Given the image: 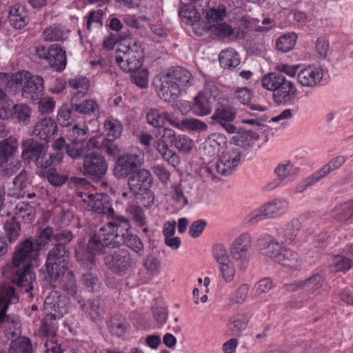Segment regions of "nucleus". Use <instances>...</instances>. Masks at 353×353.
<instances>
[{
    "label": "nucleus",
    "mask_w": 353,
    "mask_h": 353,
    "mask_svg": "<svg viewBox=\"0 0 353 353\" xmlns=\"http://www.w3.org/2000/svg\"><path fill=\"white\" fill-rule=\"evenodd\" d=\"M131 225L128 219L117 216L107 223L90 238L87 249L89 253L85 256L80 251L75 253L77 261H81L87 268H92L94 257L92 254H103L107 248H117L125 244L138 256L144 253V245L140 237L130 233Z\"/></svg>",
    "instance_id": "f257e3e1"
},
{
    "label": "nucleus",
    "mask_w": 353,
    "mask_h": 353,
    "mask_svg": "<svg viewBox=\"0 0 353 353\" xmlns=\"http://www.w3.org/2000/svg\"><path fill=\"white\" fill-rule=\"evenodd\" d=\"M257 245L263 256L286 268L297 270L302 265L303 261L296 252L281 245L272 236H262L258 239Z\"/></svg>",
    "instance_id": "f03ea898"
},
{
    "label": "nucleus",
    "mask_w": 353,
    "mask_h": 353,
    "mask_svg": "<svg viewBox=\"0 0 353 353\" xmlns=\"http://www.w3.org/2000/svg\"><path fill=\"white\" fill-rule=\"evenodd\" d=\"M192 75L188 70L180 66L172 67L161 77L158 95L164 101H174L182 90L192 85Z\"/></svg>",
    "instance_id": "7ed1b4c3"
},
{
    "label": "nucleus",
    "mask_w": 353,
    "mask_h": 353,
    "mask_svg": "<svg viewBox=\"0 0 353 353\" xmlns=\"http://www.w3.org/2000/svg\"><path fill=\"white\" fill-rule=\"evenodd\" d=\"M1 82L10 88L17 89L22 85L21 95L23 98L37 101L43 94V79L38 75H31L29 72H17L12 75L0 73Z\"/></svg>",
    "instance_id": "20e7f679"
},
{
    "label": "nucleus",
    "mask_w": 353,
    "mask_h": 353,
    "mask_svg": "<svg viewBox=\"0 0 353 353\" xmlns=\"http://www.w3.org/2000/svg\"><path fill=\"white\" fill-rule=\"evenodd\" d=\"M21 157L28 163H34L37 168L46 169L59 163L63 154L60 152L48 153L46 143L28 139L22 143Z\"/></svg>",
    "instance_id": "39448f33"
},
{
    "label": "nucleus",
    "mask_w": 353,
    "mask_h": 353,
    "mask_svg": "<svg viewBox=\"0 0 353 353\" xmlns=\"http://www.w3.org/2000/svg\"><path fill=\"white\" fill-rule=\"evenodd\" d=\"M69 257L68 248L61 244H54L49 250L45 265L51 280L58 281L61 276L66 272Z\"/></svg>",
    "instance_id": "423d86ee"
},
{
    "label": "nucleus",
    "mask_w": 353,
    "mask_h": 353,
    "mask_svg": "<svg viewBox=\"0 0 353 353\" xmlns=\"http://www.w3.org/2000/svg\"><path fill=\"white\" fill-rule=\"evenodd\" d=\"M89 128L83 125L80 128L74 125L70 132L71 141L66 145V154L72 159L81 158L84 154L83 151L89 148H99V143L95 138H91L85 141L88 138Z\"/></svg>",
    "instance_id": "0eeeda50"
},
{
    "label": "nucleus",
    "mask_w": 353,
    "mask_h": 353,
    "mask_svg": "<svg viewBox=\"0 0 353 353\" xmlns=\"http://www.w3.org/2000/svg\"><path fill=\"white\" fill-rule=\"evenodd\" d=\"M90 149L83 151L81 157L83 158L81 172L88 179L98 181L106 174L108 164L104 156L97 151L90 152Z\"/></svg>",
    "instance_id": "6e6552de"
},
{
    "label": "nucleus",
    "mask_w": 353,
    "mask_h": 353,
    "mask_svg": "<svg viewBox=\"0 0 353 353\" xmlns=\"http://www.w3.org/2000/svg\"><path fill=\"white\" fill-rule=\"evenodd\" d=\"M252 246V238L246 232L240 234L232 243L230 254L240 270H245L248 268L250 260L249 252Z\"/></svg>",
    "instance_id": "1a4fd4ad"
},
{
    "label": "nucleus",
    "mask_w": 353,
    "mask_h": 353,
    "mask_svg": "<svg viewBox=\"0 0 353 353\" xmlns=\"http://www.w3.org/2000/svg\"><path fill=\"white\" fill-rule=\"evenodd\" d=\"M143 163V156L139 151L124 153L116 161L114 175L119 179L126 178L137 172Z\"/></svg>",
    "instance_id": "9d476101"
},
{
    "label": "nucleus",
    "mask_w": 353,
    "mask_h": 353,
    "mask_svg": "<svg viewBox=\"0 0 353 353\" xmlns=\"http://www.w3.org/2000/svg\"><path fill=\"white\" fill-rule=\"evenodd\" d=\"M103 262L110 271L119 275L125 274L134 265L131 254L125 249H119L106 254Z\"/></svg>",
    "instance_id": "9b49d317"
},
{
    "label": "nucleus",
    "mask_w": 353,
    "mask_h": 353,
    "mask_svg": "<svg viewBox=\"0 0 353 353\" xmlns=\"http://www.w3.org/2000/svg\"><path fill=\"white\" fill-rule=\"evenodd\" d=\"M19 296L14 292V288L10 285H3L0 288V326L6 327L7 324L18 326L19 318L17 316L6 314L10 304L17 303Z\"/></svg>",
    "instance_id": "f8f14e48"
},
{
    "label": "nucleus",
    "mask_w": 353,
    "mask_h": 353,
    "mask_svg": "<svg viewBox=\"0 0 353 353\" xmlns=\"http://www.w3.org/2000/svg\"><path fill=\"white\" fill-rule=\"evenodd\" d=\"M39 255V251L34 243L30 239H26L19 242L16 247L10 266H31V262L36 261Z\"/></svg>",
    "instance_id": "ddd939ff"
},
{
    "label": "nucleus",
    "mask_w": 353,
    "mask_h": 353,
    "mask_svg": "<svg viewBox=\"0 0 353 353\" xmlns=\"http://www.w3.org/2000/svg\"><path fill=\"white\" fill-rule=\"evenodd\" d=\"M288 209V202L284 199H276L265 203L252 212V219L258 222L266 219L276 218L284 214Z\"/></svg>",
    "instance_id": "4468645a"
},
{
    "label": "nucleus",
    "mask_w": 353,
    "mask_h": 353,
    "mask_svg": "<svg viewBox=\"0 0 353 353\" xmlns=\"http://www.w3.org/2000/svg\"><path fill=\"white\" fill-rule=\"evenodd\" d=\"M130 191L134 195L146 194L152 185V176L150 171L145 169L138 170L130 175L128 179Z\"/></svg>",
    "instance_id": "2eb2a0df"
},
{
    "label": "nucleus",
    "mask_w": 353,
    "mask_h": 353,
    "mask_svg": "<svg viewBox=\"0 0 353 353\" xmlns=\"http://www.w3.org/2000/svg\"><path fill=\"white\" fill-rule=\"evenodd\" d=\"M6 336L11 341L8 353H32V345L30 341L23 336H19L20 332V322L18 326L14 327L12 324H7Z\"/></svg>",
    "instance_id": "dca6fc26"
},
{
    "label": "nucleus",
    "mask_w": 353,
    "mask_h": 353,
    "mask_svg": "<svg viewBox=\"0 0 353 353\" xmlns=\"http://www.w3.org/2000/svg\"><path fill=\"white\" fill-rule=\"evenodd\" d=\"M236 112L229 104H219L211 116L212 122L214 124H219L228 132L234 133L236 128L231 123L235 119Z\"/></svg>",
    "instance_id": "f3484780"
},
{
    "label": "nucleus",
    "mask_w": 353,
    "mask_h": 353,
    "mask_svg": "<svg viewBox=\"0 0 353 353\" xmlns=\"http://www.w3.org/2000/svg\"><path fill=\"white\" fill-rule=\"evenodd\" d=\"M8 271L12 276V281L20 288H24L25 292L33 289V281L35 274L31 271V266L15 267L9 266Z\"/></svg>",
    "instance_id": "a211bd4d"
},
{
    "label": "nucleus",
    "mask_w": 353,
    "mask_h": 353,
    "mask_svg": "<svg viewBox=\"0 0 353 353\" xmlns=\"http://www.w3.org/2000/svg\"><path fill=\"white\" fill-rule=\"evenodd\" d=\"M301 228V223L297 219H294L286 223L284 226L279 228L274 241H276L281 245H292Z\"/></svg>",
    "instance_id": "6ab92c4d"
},
{
    "label": "nucleus",
    "mask_w": 353,
    "mask_h": 353,
    "mask_svg": "<svg viewBox=\"0 0 353 353\" xmlns=\"http://www.w3.org/2000/svg\"><path fill=\"white\" fill-rule=\"evenodd\" d=\"M323 276L317 273L312 275L305 280L285 284L283 288L288 292L303 290L307 292L312 293L320 289L323 286Z\"/></svg>",
    "instance_id": "aec40b11"
},
{
    "label": "nucleus",
    "mask_w": 353,
    "mask_h": 353,
    "mask_svg": "<svg viewBox=\"0 0 353 353\" xmlns=\"http://www.w3.org/2000/svg\"><path fill=\"white\" fill-rule=\"evenodd\" d=\"M323 77V69L309 65L301 70L297 74V80L303 87L314 88L319 85Z\"/></svg>",
    "instance_id": "412c9836"
},
{
    "label": "nucleus",
    "mask_w": 353,
    "mask_h": 353,
    "mask_svg": "<svg viewBox=\"0 0 353 353\" xmlns=\"http://www.w3.org/2000/svg\"><path fill=\"white\" fill-rule=\"evenodd\" d=\"M193 185L186 180H181L178 183L172 185L170 196L180 206L188 204L189 199L193 195Z\"/></svg>",
    "instance_id": "4be33fe9"
},
{
    "label": "nucleus",
    "mask_w": 353,
    "mask_h": 353,
    "mask_svg": "<svg viewBox=\"0 0 353 353\" xmlns=\"http://www.w3.org/2000/svg\"><path fill=\"white\" fill-rule=\"evenodd\" d=\"M85 95V92H77L70 99L72 108L75 112L89 116L99 112V107L95 101L92 99L81 100Z\"/></svg>",
    "instance_id": "5701e85b"
},
{
    "label": "nucleus",
    "mask_w": 353,
    "mask_h": 353,
    "mask_svg": "<svg viewBox=\"0 0 353 353\" xmlns=\"http://www.w3.org/2000/svg\"><path fill=\"white\" fill-rule=\"evenodd\" d=\"M80 303V308L85 315L93 321H98L103 318L105 314V303L103 300L97 297L87 301L86 303Z\"/></svg>",
    "instance_id": "b1692460"
},
{
    "label": "nucleus",
    "mask_w": 353,
    "mask_h": 353,
    "mask_svg": "<svg viewBox=\"0 0 353 353\" xmlns=\"http://www.w3.org/2000/svg\"><path fill=\"white\" fill-rule=\"evenodd\" d=\"M57 132L56 122L50 117H44L35 123L32 134L47 142Z\"/></svg>",
    "instance_id": "393cba45"
},
{
    "label": "nucleus",
    "mask_w": 353,
    "mask_h": 353,
    "mask_svg": "<svg viewBox=\"0 0 353 353\" xmlns=\"http://www.w3.org/2000/svg\"><path fill=\"white\" fill-rule=\"evenodd\" d=\"M89 205L94 212L100 215L112 216L114 212L111 198L107 194H97L90 199Z\"/></svg>",
    "instance_id": "a878e982"
},
{
    "label": "nucleus",
    "mask_w": 353,
    "mask_h": 353,
    "mask_svg": "<svg viewBox=\"0 0 353 353\" xmlns=\"http://www.w3.org/2000/svg\"><path fill=\"white\" fill-rule=\"evenodd\" d=\"M226 144L225 136L219 133L212 134L203 143L204 154L210 157H216L220 150L226 146Z\"/></svg>",
    "instance_id": "bb28decb"
},
{
    "label": "nucleus",
    "mask_w": 353,
    "mask_h": 353,
    "mask_svg": "<svg viewBox=\"0 0 353 353\" xmlns=\"http://www.w3.org/2000/svg\"><path fill=\"white\" fill-rule=\"evenodd\" d=\"M212 109V102L203 92H200L193 99L190 105L192 113L198 117L209 115Z\"/></svg>",
    "instance_id": "cd10ccee"
},
{
    "label": "nucleus",
    "mask_w": 353,
    "mask_h": 353,
    "mask_svg": "<svg viewBox=\"0 0 353 353\" xmlns=\"http://www.w3.org/2000/svg\"><path fill=\"white\" fill-rule=\"evenodd\" d=\"M258 133L252 130L241 129L236 135L233 136L230 141V145L234 147H241L249 149L253 147L254 142L259 139Z\"/></svg>",
    "instance_id": "c85d7f7f"
},
{
    "label": "nucleus",
    "mask_w": 353,
    "mask_h": 353,
    "mask_svg": "<svg viewBox=\"0 0 353 353\" xmlns=\"http://www.w3.org/2000/svg\"><path fill=\"white\" fill-rule=\"evenodd\" d=\"M296 95V88L290 81L285 80V83L274 90L272 97L275 103L279 105L285 104L294 99Z\"/></svg>",
    "instance_id": "c756f323"
},
{
    "label": "nucleus",
    "mask_w": 353,
    "mask_h": 353,
    "mask_svg": "<svg viewBox=\"0 0 353 353\" xmlns=\"http://www.w3.org/2000/svg\"><path fill=\"white\" fill-rule=\"evenodd\" d=\"M144 57H130L124 54L123 56L115 55V61L123 71L132 73V72H136L141 69L144 61Z\"/></svg>",
    "instance_id": "7c9ffc66"
},
{
    "label": "nucleus",
    "mask_w": 353,
    "mask_h": 353,
    "mask_svg": "<svg viewBox=\"0 0 353 353\" xmlns=\"http://www.w3.org/2000/svg\"><path fill=\"white\" fill-rule=\"evenodd\" d=\"M18 141L13 137H10L0 141V165H3L12 159L17 152Z\"/></svg>",
    "instance_id": "2f4dec72"
},
{
    "label": "nucleus",
    "mask_w": 353,
    "mask_h": 353,
    "mask_svg": "<svg viewBox=\"0 0 353 353\" xmlns=\"http://www.w3.org/2000/svg\"><path fill=\"white\" fill-rule=\"evenodd\" d=\"M8 20L15 28H23L28 22L26 8L21 4H14L9 10Z\"/></svg>",
    "instance_id": "473e14b6"
},
{
    "label": "nucleus",
    "mask_w": 353,
    "mask_h": 353,
    "mask_svg": "<svg viewBox=\"0 0 353 353\" xmlns=\"http://www.w3.org/2000/svg\"><path fill=\"white\" fill-rule=\"evenodd\" d=\"M144 56V51L141 43L135 40H124L121 42L116 50L115 55Z\"/></svg>",
    "instance_id": "72a5a7b5"
},
{
    "label": "nucleus",
    "mask_w": 353,
    "mask_h": 353,
    "mask_svg": "<svg viewBox=\"0 0 353 353\" xmlns=\"http://www.w3.org/2000/svg\"><path fill=\"white\" fill-rule=\"evenodd\" d=\"M48 62L50 67L54 68L56 71H62L65 68L67 63L65 51L57 44L51 45Z\"/></svg>",
    "instance_id": "f704fd0d"
},
{
    "label": "nucleus",
    "mask_w": 353,
    "mask_h": 353,
    "mask_svg": "<svg viewBox=\"0 0 353 353\" xmlns=\"http://www.w3.org/2000/svg\"><path fill=\"white\" fill-rule=\"evenodd\" d=\"M334 219L341 222H348L353 220V199L340 203L335 206L332 211Z\"/></svg>",
    "instance_id": "c9c22d12"
},
{
    "label": "nucleus",
    "mask_w": 353,
    "mask_h": 353,
    "mask_svg": "<svg viewBox=\"0 0 353 353\" xmlns=\"http://www.w3.org/2000/svg\"><path fill=\"white\" fill-rule=\"evenodd\" d=\"M219 59L221 67L229 70L236 68L241 63L239 54L233 49L222 50Z\"/></svg>",
    "instance_id": "e433bc0d"
},
{
    "label": "nucleus",
    "mask_w": 353,
    "mask_h": 353,
    "mask_svg": "<svg viewBox=\"0 0 353 353\" xmlns=\"http://www.w3.org/2000/svg\"><path fill=\"white\" fill-rule=\"evenodd\" d=\"M237 165H238L230 161L228 163L223 162L222 160H218L215 165L207 166L205 171L208 175L211 176L212 179H214L216 177L214 170L221 175L228 176L234 172Z\"/></svg>",
    "instance_id": "4c0bfd02"
},
{
    "label": "nucleus",
    "mask_w": 353,
    "mask_h": 353,
    "mask_svg": "<svg viewBox=\"0 0 353 353\" xmlns=\"http://www.w3.org/2000/svg\"><path fill=\"white\" fill-rule=\"evenodd\" d=\"M60 288L67 293L68 296H74L77 293V285L72 271L68 270L59 279Z\"/></svg>",
    "instance_id": "58836bf2"
},
{
    "label": "nucleus",
    "mask_w": 353,
    "mask_h": 353,
    "mask_svg": "<svg viewBox=\"0 0 353 353\" xmlns=\"http://www.w3.org/2000/svg\"><path fill=\"white\" fill-rule=\"evenodd\" d=\"M201 6L194 3L184 4L179 10V16L185 20L187 23L194 25V23L200 20L201 15L196 8Z\"/></svg>",
    "instance_id": "ea45409f"
},
{
    "label": "nucleus",
    "mask_w": 353,
    "mask_h": 353,
    "mask_svg": "<svg viewBox=\"0 0 353 353\" xmlns=\"http://www.w3.org/2000/svg\"><path fill=\"white\" fill-rule=\"evenodd\" d=\"M285 80V77L282 74L271 72L263 77L261 84L265 89L274 92V90H277Z\"/></svg>",
    "instance_id": "a19ab883"
},
{
    "label": "nucleus",
    "mask_w": 353,
    "mask_h": 353,
    "mask_svg": "<svg viewBox=\"0 0 353 353\" xmlns=\"http://www.w3.org/2000/svg\"><path fill=\"white\" fill-rule=\"evenodd\" d=\"M3 230L9 242L12 243L14 242L19 236L21 231L20 224L17 221L16 218L11 217L5 221Z\"/></svg>",
    "instance_id": "79ce46f5"
},
{
    "label": "nucleus",
    "mask_w": 353,
    "mask_h": 353,
    "mask_svg": "<svg viewBox=\"0 0 353 353\" xmlns=\"http://www.w3.org/2000/svg\"><path fill=\"white\" fill-rule=\"evenodd\" d=\"M157 150L161 154L162 158L173 167L178 166L181 163V159L177 153L170 149L168 145H154Z\"/></svg>",
    "instance_id": "37998d69"
},
{
    "label": "nucleus",
    "mask_w": 353,
    "mask_h": 353,
    "mask_svg": "<svg viewBox=\"0 0 353 353\" xmlns=\"http://www.w3.org/2000/svg\"><path fill=\"white\" fill-rule=\"evenodd\" d=\"M296 39L297 36L294 32L283 34L276 41V49L283 53L288 52L294 48Z\"/></svg>",
    "instance_id": "c03bdc74"
},
{
    "label": "nucleus",
    "mask_w": 353,
    "mask_h": 353,
    "mask_svg": "<svg viewBox=\"0 0 353 353\" xmlns=\"http://www.w3.org/2000/svg\"><path fill=\"white\" fill-rule=\"evenodd\" d=\"M299 168H294V164L290 161H285L278 164L274 168V174L278 179L283 181L293 174L299 172Z\"/></svg>",
    "instance_id": "a18cd8bd"
},
{
    "label": "nucleus",
    "mask_w": 353,
    "mask_h": 353,
    "mask_svg": "<svg viewBox=\"0 0 353 353\" xmlns=\"http://www.w3.org/2000/svg\"><path fill=\"white\" fill-rule=\"evenodd\" d=\"M104 128L108 137H112V140L121 137L123 131V125L118 119L110 117L104 121Z\"/></svg>",
    "instance_id": "49530a36"
},
{
    "label": "nucleus",
    "mask_w": 353,
    "mask_h": 353,
    "mask_svg": "<svg viewBox=\"0 0 353 353\" xmlns=\"http://www.w3.org/2000/svg\"><path fill=\"white\" fill-rule=\"evenodd\" d=\"M169 114L164 111H159L157 109H151L146 114V119L148 124L154 128H161L167 121Z\"/></svg>",
    "instance_id": "de8ad7c7"
},
{
    "label": "nucleus",
    "mask_w": 353,
    "mask_h": 353,
    "mask_svg": "<svg viewBox=\"0 0 353 353\" xmlns=\"http://www.w3.org/2000/svg\"><path fill=\"white\" fill-rule=\"evenodd\" d=\"M68 31L60 26H53L48 27L43 31L45 40L48 41H63L68 37Z\"/></svg>",
    "instance_id": "09e8293b"
},
{
    "label": "nucleus",
    "mask_w": 353,
    "mask_h": 353,
    "mask_svg": "<svg viewBox=\"0 0 353 353\" xmlns=\"http://www.w3.org/2000/svg\"><path fill=\"white\" fill-rule=\"evenodd\" d=\"M41 170H46V169ZM46 177L48 181L54 187L63 185L68 179V174L59 173L52 166L46 168Z\"/></svg>",
    "instance_id": "8fccbe9b"
},
{
    "label": "nucleus",
    "mask_w": 353,
    "mask_h": 353,
    "mask_svg": "<svg viewBox=\"0 0 353 353\" xmlns=\"http://www.w3.org/2000/svg\"><path fill=\"white\" fill-rule=\"evenodd\" d=\"M74 110L71 106L63 105L60 107L57 114V121L61 126L71 125L74 121Z\"/></svg>",
    "instance_id": "3c124183"
},
{
    "label": "nucleus",
    "mask_w": 353,
    "mask_h": 353,
    "mask_svg": "<svg viewBox=\"0 0 353 353\" xmlns=\"http://www.w3.org/2000/svg\"><path fill=\"white\" fill-rule=\"evenodd\" d=\"M326 177L321 169L301 181L296 187V192L301 193L307 188L315 185L319 181Z\"/></svg>",
    "instance_id": "603ef678"
},
{
    "label": "nucleus",
    "mask_w": 353,
    "mask_h": 353,
    "mask_svg": "<svg viewBox=\"0 0 353 353\" xmlns=\"http://www.w3.org/2000/svg\"><path fill=\"white\" fill-rule=\"evenodd\" d=\"M13 115L12 118L15 119L19 123H27L29 121L31 114L30 107L24 103H18L12 105Z\"/></svg>",
    "instance_id": "864d4df0"
},
{
    "label": "nucleus",
    "mask_w": 353,
    "mask_h": 353,
    "mask_svg": "<svg viewBox=\"0 0 353 353\" xmlns=\"http://www.w3.org/2000/svg\"><path fill=\"white\" fill-rule=\"evenodd\" d=\"M332 266L336 272H347L353 268L352 259H349L345 254H341L334 257Z\"/></svg>",
    "instance_id": "5fc2aeb1"
},
{
    "label": "nucleus",
    "mask_w": 353,
    "mask_h": 353,
    "mask_svg": "<svg viewBox=\"0 0 353 353\" xmlns=\"http://www.w3.org/2000/svg\"><path fill=\"white\" fill-rule=\"evenodd\" d=\"M227 14L226 6L223 4L212 8L206 12V21L208 23L223 20Z\"/></svg>",
    "instance_id": "6e6d98bb"
},
{
    "label": "nucleus",
    "mask_w": 353,
    "mask_h": 353,
    "mask_svg": "<svg viewBox=\"0 0 353 353\" xmlns=\"http://www.w3.org/2000/svg\"><path fill=\"white\" fill-rule=\"evenodd\" d=\"M347 157L343 155H339L331 159L327 164L321 169L327 176L332 172L341 168L346 162Z\"/></svg>",
    "instance_id": "4d7b16f0"
},
{
    "label": "nucleus",
    "mask_w": 353,
    "mask_h": 353,
    "mask_svg": "<svg viewBox=\"0 0 353 353\" xmlns=\"http://www.w3.org/2000/svg\"><path fill=\"white\" fill-rule=\"evenodd\" d=\"M15 213L23 219L31 221L34 216L35 210L29 203L20 202L15 208Z\"/></svg>",
    "instance_id": "13d9d810"
},
{
    "label": "nucleus",
    "mask_w": 353,
    "mask_h": 353,
    "mask_svg": "<svg viewBox=\"0 0 353 353\" xmlns=\"http://www.w3.org/2000/svg\"><path fill=\"white\" fill-rule=\"evenodd\" d=\"M51 239H54L53 228L48 226L40 232L35 241L34 245L40 252L45 248Z\"/></svg>",
    "instance_id": "bf43d9fd"
},
{
    "label": "nucleus",
    "mask_w": 353,
    "mask_h": 353,
    "mask_svg": "<svg viewBox=\"0 0 353 353\" xmlns=\"http://www.w3.org/2000/svg\"><path fill=\"white\" fill-rule=\"evenodd\" d=\"M173 145L181 152L189 153L194 146L193 141L187 135L179 134Z\"/></svg>",
    "instance_id": "052dcab7"
},
{
    "label": "nucleus",
    "mask_w": 353,
    "mask_h": 353,
    "mask_svg": "<svg viewBox=\"0 0 353 353\" xmlns=\"http://www.w3.org/2000/svg\"><path fill=\"white\" fill-rule=\"evenodd\" d=\"M241 157V152L237 147L227 148V150L223 152L219 160H222L223 162H232L238 165Z\"/></svg>",
    "instance_id": "680f3d73"
},
{
    "label": "nucleus",
    "mask_w": 353,
    "mask_h": 353,
    "mask_svg": "<svg viewBox=\"0 0 353 353\" xmlns=\"http://www.w3.org/2000/svg\"><path fill=\"white\" fill-rule=\"evenodd\" d=\"M132 81L141 88H145L148 85V72L146 68L139 69L132 72Z\"/></svg>",
    "instance_id": "e2e57ef3"
},
{
    "label": "nucleus",
    "mask_w": 353,
    "mask_h": 353,
    "mask_svg": "<svg viewBox=\"0 0 353 353\" xmlns=\"http://www.w3.org/2000/svg\"><path fill=\"white\" fill-rule=\"evenodd\" d=\"M81 281L85 287L90 291H97L100 288V282L98 277L91 272L83 274Z\"/></svg>",
    "instance_id": "0e129e2a"
},
{
    "label": "nucleus",
    "mask_w": 353,
    "mask_h": 353,
    "mask_svg": "<svg viewBox=\"0 0 353 353\" xmlns=\"http://www.w3.org/2000/svg\"><path fill=\"white\" fill-rule=\"evenodd\" d=\"M69 85L74 89H82L85 93L90 87V80L83 76H77L68 80Z\"/></svg>",
    "instance_id": "69168bd1"
},
{
    "label": "nucleus",
    "mask_w": 353,
    "mask_h": 353,
    "mask_svg": "<svg viewBox=\"0 0 353 353\" xmlns=\"http://www.w3.org/2000/svg\"><path fill=\"white\" fill-rule=\"evenodd\" d=\"M183 124L185 125V130L203 132L208 129V125L205 123L194 118H185Z\"/></svg>",
    "instance_id": "338daca9"
},
{
    "label": "nucleus",
    "mask_w": 353,
    "mask_h": 353,
    "mask_svg": "<svg viewBox=\"0 0 353 353\" xmlns=\"http://www.w3.org/2000/svg\"><path fill=\"white\" fill-rule=\"evenodd\" d=\"M330 49V42L325 37H319L316 41V51L319 57L321 59H326L327 52Z\"/></svg>",
    "instance_id": "774afa93"
}]
</instances>
